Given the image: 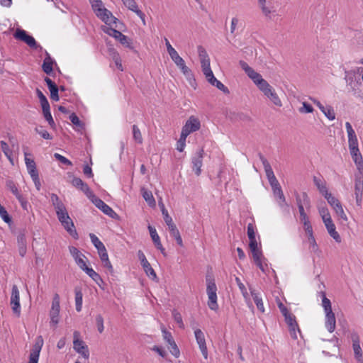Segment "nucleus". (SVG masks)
<instances>
[{"label": "nucleus", "mask_w": 363, "mask_h": 363, "mask_svg": "<svg viewBox=\"0 0 363 363\" xmlns=\"http://www.w3.org/2000/svg\"><path fill=\"white\" fill-rule=\"evenodd\" d=\"M91 8L96 16L107 25L120 23L119 20L113 16L112 13L104 7L101 0H89Z\"/></svg>", "instance_id": "obj_1"}, {"label": "nucleus", "mask_w": 363, "mask_h": 363, "mask_svg": "<svg viewBox=\"0 0 363 363\" xmlns=\"http://www.w3.org/2000/svg\"><path fill=\"white\" fill-rule=\"evenodd\" d=\"M172 61L175 63L177 67L180 69L181 72L184 75L186 79L189 81V84L194 86L196 84V80L194 74L190 68H189L185 63L184 59L179 56L178 52L171 57Z\"/></svg>", "instance_id": "obj_2"}, {"label": "nucleus", "mask_w": 363, "mask_h": 363, "mask_svg": "<svg viewBox=\"0 0 363 363\" xmlns=\"http://www.w3.org/2000/svg\"><path fill=\"white\" fill-rule=\"evenodd\" d=\"M207 281V294L208 296V306L210 309L217 311L218 305L217 303V287L213 279L206 278Z\"/></svg>", "instance_id": "obj_3"}, {"label": "nucleus", "mask_w": 363, "mask_h": 363, "mask_svg": "<svg viewBox=\"0 0 363 363\" xmlns=\"http://www.w3.org/2000/svg\"><path fill=\"white\" fill-rule=\"evenodd\" d=\"M89 199L92 203L106 215L108 216L111 218H116L118 217V214L108 205H107L101 199L96 196L94 194Z\"/></svg>", "instance_id": "obj_4"}, {"label": "nucleus", "mask_w": 363, "mask_h": 363, "mask_svg": "<svg viewBox=\"0 0 363 363\" xmlns=\"http://www.w3.org/2000/svg\"><path fill=\"white\" fill-rule=\"evenodd\" d=\"M74 341H73V347L74 350L79 354H82L83 357L85 359H88L89 357V351L88 347L83 340L79 338V333L78 331L74 332Z\"/></svg>", "instance_id": "obj_5"}, {"label": "nucleus", "mask_w": 363, "mask_h": 363, "mask_svg": "<svg viewBox=\"0 0 363 363\" xmlns=\"http://www.w3.org/2000/svg\"><path fill=\"white\" fill-rule=\"evenodd\" d=\"M13 36L16 39L24 42L33 49H37L38 47H40V45H38L37 42L35 41V38L33 36L28 35L27 32L23 29L18 28L16 30Z\"/></svg>", "instance_id": "obj_6"}, {"label": "nucleus", "mask_w": 363, "mask_h": 363, "mask_svg": "<svg viewBox=\"0 0 363 363\" xmlns=\"http://www.w3.org/2000/svg\"><path fill=\"white\" fill-rule=\"evenodd\" d=\"M106 32L109 35L118 40L123 45L125 46L126 48H128L130 50L134 49L131 40L128 38L126 35H123L121 32L114 28H107V31Z\"/></svg>", "instance_id": "obj_7"}, {"label": "nucleus", "mask_w": 363, "mask_h": 363, "mask_svg": "<svg viewBox=\"0 0 363 363\" xmlns=\"http://www.w3.org/2000/svg\"><path fill=\"white\" fill-rule=\"evenodd\" d=\"M43 343H44V341H43V337L41 335L38 336L35 340V342L33 345V348L30 350L28 363H38V362L40 352L41 351Z\"/></svg>", "instance_id": "obj_8"}, {"label": "nucleus", "mask_w": 363, "mask_h": 363, "mask_svg": "<svg viewBox=\"0 0 363 363\" xmlns=\"http://www.w3.org/2000/svg\"><path fill=\"white\" fill-rule=\"evenodd\" d=\"M284 320L288 325L291 337L296 340L298 338L296 331L301 335V330L296 320V316L291 313L284 317Z\"/></svg>", "instance_id": "obj_9"}, {"label": "nucleus", "mask_w": 363, "mask_h": 363, "mask_svg": "<svg viewBox=\"0 0 363 363\" xmlns=\"http://www.w3.org/2000/svg\"><path fill=\"white\" fill-rule=\"evenodd\" d=\"M20 298H19V290L16 285H13L12 286L11 290V306L12 308V311L14 314H16L18 317L21 315V305H20Z\"/></svg>", "instance_id": "obj_10"}, {"label": "nucleus", "mask_w": 363, "mask_h": 363, "mask_svg": "<svg viewBox=\"0 0 363 363\" xmlns=\"http://www.w3.org/2000/svg\"><path fill=\"white\" fill-rule=\"evenodd\" d=\"M201 128L200 121L194 117L191 116L183 126L182 133L186 135H189L190 133L199 130Z\"/></svg>", "instance_id": "obj_11"}, {"label": "nucleus", "mask_w": 363, "mask_h": 363, "mask_svg": "<svg viewBox=\"0 0 363 363\" xmlns=\"http://www.w3.org/2000/svg\"><path fill=\"white\" fill-rule=\"evenodd\" d=\"M138 259H140L141 265L143 266L146 274L152 279H153V280L156 279H157L156 273H155V270L152 268L150 264L146 259L145 255L142 250H138Z\"/></svg>", "instance_id": "obj_12"}, {"label": "nucleus", "mask_w": 363, "mask_h": 363, "mask_svg": "<svg viewBox=\"0 0 363 363\" xmlns=\"http://www.w3.org/2000/svg\"><path fill=\"white\" fill-rule=\"evenodd\" d=\"M194 335L202 355L206 359L208 358V350L206 344L205 335L200 329H196L194 330Z\"/></svg>", "instance_id": "obj_13"}, {"label": "nucleus", "mask_w": 363, "mask_h": 363, "mask_svg": "<svg viewBox=\"0 0 363 363\" xmlns=\"http://www.w3.org/2000/svg\"><path fill=\"white\" fill-rule=\"evenodd\" d=\"M203 149L200 150L191 159L192 169L197 176H199L201 172V168L203 164Z\"/></svg>", "instance_id": "obj_14"}, {"label": "nucleus", "mask_w": 363, "mask_h": 363, "mask_svg": "<svg viewBox=\"0 0 363 363\" xmlns=\"http://www.w3.org/2000/svg\"><path fill=\"white\" fill-rule=\"evenodd\" d=\"M69 252L75 260V262L78 267L82 270L86 266V262L83 258L86 257L76 247L74 246L69 247Z\"/></svg>", "instance_id": "obj_15"}, {"label": "nucleus", "mask_w": 363, "mask_h": 363, "mask_svg": "<svg viewBox=\"0 0 363 363\" xmlns=\"http://www.w3.org/2000/svg\"><path fill=\"white\" fill-rule=\"evenodd\" d=\"M71 183L74 187L84 193L88 198H91L93 196V192L87 184L84 182L80 178L73 177Z\"/></svg>", "instance_id": "obj_16"}, {"label": "nucleus", "mask_w": 363, "mask_h": 363, "mask_svg": "<svg viewBox=\"0 0 363 363\" xmlns=\"http://www.w3.org/2000/svg\"><path fill=\"white\" fill-rule=\"evenodd\" d=\"M354 194L357 206H361L363 194V179L360 176L355 177Z\"/></svg>", "instance_id": "obj_17"}, {"label": "nucleus", "mask_w": 363, "mask_h": 363, "mask_svg": "<svg viewBox=\"0 0 363 363\" xmlns=\"http://www.w3.org/2000/svg\"><path fill=\"white\" fill-rule=\"evenodd\" d=\"M252 80L264 94L267 91H268V89L272 87L265 79L262 78L259 73H257Z\"/></svg>", "instance_id": "obj_18"}, {"label": "nucleus", "mask_w": 363, "mask_h": 363, "mask_svg": "<svg viewBox=\"0 0 363 363\" xmlns=\"http://www.w3.org/2000/svg\"><path fill=\"white\" fill-rule=\"evenodd\" d=\"M351 339L352 341V348L354 350L355 359H357L363 357L359 335L357 333H352Z\"/></svg>", "instance_id": "obj_19"}, {"label": "nucleus", "mask_w": 363, "mask_h": 363, "mask_svg": "<svg viewBox=\"0 0 363 363\" xmlns=\"http://www.w3.org/2000/svg\"><path fill=\"white\" fill-rule=\"evenodd\" d=\"M45 58L43 60L42 65L43 71L48 75H52L53 74V64H56L55 61L51 58L50 54L45 52Z\"/></svg>", "instance_id": "obj_20"}, {"label": "nucleus", "mask_w": 363, "mask_h": 363, "mask_svg": "<svg viewBox=\"0 0 363 363\" xmlns=\"http://www.w3.org/2000/svg\"><path fill=\"white\" fill-rule=\"evenodd\" d=\"M44 80L46 82L47 86L50 92L51 99H52L53 101H57L59 100V94H58L59 88H58V86L52 80H51L48 77H46Z\"/></svg>", "instance_id": "obj_21"}, {"label": "nucleus", "mask_w": 363, "mask_h": 363, "mask_svg": "<svg viewBox=\"0 0 363 363\" xmlns=\"http://www.w3.org/2000/svg\"><path fill=\"white\" fill-rule=\"evenodd\" d=\"M325 325L328 332L333 333L335 330L336 326V319L333 311L325 313Z\"/></svg>", "instance_id": "obj_22"}, {"label": "nucleus", "mask_w": 363, "mask_h": 363, "mask_svg": "<svg viewBox=\"0 0 363 363\" xmlns=\"http://www.w3.org/2000/svg\"><path fill=\"white\" fill-rule=\"evenodd\" d=\"M258 156L263 164L266 176L268 180H271L272 178L275 177V175L274 174V172L270 164L261 152L258 153Z\"/></svg>", "instance_id": "obj_23"}, {"label": "nucleus", "mask_w": 363, "mask_h": 363, "mask_svg": "<svg viewBox=\"0 0 363 363\" xmlns=\"http://www.w3.org/2000/svg\"><path fill=\"white\" fill-rule=\"evenodd\" d=\"M328 222L324 223L329 235L337 242H341V238L339 233L336 231V228L333 220H328Z\"/></svg>", "instance_id": "obj_24"}, {"label": "nucleus", "mask_w": 363, "mask_h": 363, "mask_svg": "<svg viewBox=\"0 0 363 363\" xmlns=\"http://www.w3.org/2000/svg\"><path fill=\"white\" fill-rule=\"evenodd\" d=\"M167 226H168V228L169 230L170 235L175 239L177 243L180 247H183L182 238L181 237L179 230L177 229V228L176 225L174 223V222L168 224Z\"/></svg>", "instance_id": "obj_25"}, {"label": "nucleus", "mask_w": 363, "mask_h": 363, "mask_svg": "<svg viewBox=\"0 0 363 363\" xmlns=\"http://www.w3.org/2000/svg\"><path fill=\"white\" fill-rule=\"evenodd\" d=\"M345 128L348 135V145L349 146L355 145L358 144L357 138L352 125L349 122H346Z\"/></svg>", "instance_id": "obj_26"}, {"label": "nucleus", "mask_w": 363, "mask_h": 363, "mask_svg": "<svg viewBox=\"0 0 363 363\" xmlns=\"http://www.w3.org/2000/svg\"><path fill=\"white\" fill-rule=\"evenodd\" d=\"M98 253L99 255L100 259L103 263L104 267H106L110 272V273H113V268L111 262L108 259V256L106 247L100 251H98Z\"/></svg>", "instance_id": "obj_27"}, {"label": "nucleus", "mask_w": 363, "mask_h": 363, "mask_svg": "<svg viewBox=\"0 0 363 363\" xmlns=\"http://www.w3.org/2000/svg\"><path fill=\"white\" fill-rule=\"evenodd\" d=\"M17 242L18 247V253L21 257H24L26 254V240L23 233H20L17 237Z\"/></svg>", "instance_id": "obj_28"}, {"label": "nucleus", "mask_w": 363, "mask_h": 363, "mask_svg": "<svg viewBox=\"0 0 363 363\" xmlns=\"http://www.w3.org/2000/svg\"><path fill=\"white\" fill-rule=\"evenodd\" d=\"M61 224L72 238L74 239L78 238V233L76 230L74 223L70 218L69 219H67V221H65V223Z\"/></svg>", "instance_id": "obj_29"}, {"label": "nucleus", "mask_w": 363, "mask_h": 363, "mask_svg": "<svg viewBox=\"0 0 363 363\" xmlns=\"http://www.w3.org/2000/svg\"><path fill=\"white\" fill-rule=\"evenodd\" d=\"M264 95L269 98L275 106L279 107L282 106L281 101L273 87H271L269 89H268V91H267Z\"/></svg>", "instance_id": "obj_30"}, {"label": "nucleus", "mask_w": 363, "mask_h": 363, "mask_svg": "<svg viewBox=\"0 0 363 363\" xmlns=\"http://www.w3.org/2000/svg\"><path fill=\"white\" fill-rule=\"evenodd\" d=\"M50 201H51V203L52 204V206H54L55 209V211L56 213L57 211H65V209H66V207L64 205V203L62 202V201L60 199L59 196L55 194H50Z\"/></svg>", "instance_id": "obj_31"}, {"label": "nucleus", "mask_w": 363, "mask_h": 363, "mask_svg": "<svg viewBox=\"0 0 363 363\" xmlns=\"http://www.w3.org/2000/svg\"><path fill=\"white\" fill-rule=\"evenodd\" d=\"M82 270L101 287V283H103V280L98 273H96L92 268L88 267L87 266H86Z\"/></svg>", "instance_id": "obj_32"}, {"label": "nucleus", "mask_w": 363, "mask_h": 363, "mask_svg": "<svg viewBox=\"0 0 363 363\" xmlns=\"http://www.w3.org/2000/svg\"><path fill=\"white\" fill-rule=\"evenodd\" d=\"M296 201L298 206H310V199L308 194L306 192H303L301 194L295 193Z\"/></svg>", "instance_id": "obj_33"}, {"label": "nucleus", "mask_w": 363, "mask_h": 363, "mask_svg": "<svg viewBox=\"0 0 363 363\" xmlns=\"http://www.w3.org/2000/svg\"><path fill=\"white\" fill-rule=\"evenodd\" d=\"M74 294H75L76 311L77 312H80L82 308V297H83L82 289L80 287H75Z\"/></svg>", "instance_id": "obj_34"}, {"label": "nucleus", "mask_w": 363, "mask_h": 363, "mask_svg": "<svg viewBox=\"0 0 363 363\" xmlns=\"http://www.w3.org/2000/svg\"><path fill=\"white\" fill-rule=\"evenodd\" d=\"M211 85L216 86L219 90L222 91L224 94H229V89L219 80H218L214 75L211 76L207 80Z\"/></svg>", "instance_id": "obj_35"}, {"label": "nucleus", "mask_w": 363, "mask_h": 363, "mask_svg": "<svg viewBox=\"0 0 363 363\" xmlns=\"http://www.w3.org/2000/svg\"><path fill=\"white\" fill-rule=\"evenodd\" d=\"M250 293L252 295V297L257 306V308L259 311H260L262 313L264 312V308L262 302V298L259 296V294L257 293L255 290H252L251 288Z\"/></svg>", "instance_id": "obj_36"}, {"label": "nucleus", "mask_w": 363, "mask_h": 363, "mask_svg": "<svg viewBox=\"0 0 363 363\" xmlns=\"http://www.w3.org/2000/svg\"><path fill=\"white\" fill-rule=\"evenodd\" d=\"M239 65L240 67L245 71V74L248 76L251 79H253L254 77L258 73L255 72L251 67L248 65V64L243 61L240 60L239 62Z\"/></svg>", "instance_id": "obj_37"}, {"label": "nucleus", "mask_w": 363, "mask_h": 363, "mask_svg": "<svg viewBox=\"0 0 363 363\" xmlns=\"http://www.w3.org/2000/svg\"><path fill=\"white\" fill-rule=\"evenodd\" d=\"M42 110L45 119L52 129H55L56 125L51 115L50 106L43 108Z\"/></svg>", "instance_id": "obj_38"}, {"label": "nucleus", "mask_w": 363, "mask_h": 363, "mask_svg": "<svg viewBox=\"0 0 363 363\" xmlns=\"http://www.w3.org/2000/svg\"><path fill=\"white\" fill-rule=\"evenodd\" d=\"M143 197L145 200V201L148 203L150 206H155V200L153 197V195L150 191L145 190V189H142Z\"/></svg>", "instance_id": "obj_39"}, {"label": "nucleus", "mask_w": 363, "mask_h": 363, "mask_svg": "<svg viewBox=\"0 0 363 363\" xmlns=\"http://www.w3.org/2000/svg\"><path fill=\"white\" fill-rule=\"evenodd\" d=\"M249 247L250 249L252 257L258 255H262V252L258 248V244L256 238L250 240Z\"/></svg>", "instance_id": "obj_40"}, {"label": "nucleus", "mask_w": 363, "mask_h": 363, "mask_svg": "<svg viewBox=\"0 0 363 363\" xmlns=\"http://www.w3.org/2000/svg\"><path fill=\"white\" fill-rule=\"evenodd\" d=\"M320 296L322 298V306L324 308L325 313L333 311L331 307L330 301L326 297V294L325 291L320 292Z\"/></svg>", "instance_id": "obj_41"}, {"label": "nucleus", "mask_w": 363, "mask_h": 363, "mask_svg": "<svg viewBox=\"0 0 363 363\" xmlns=\"http://www.w3.org/2000/svg\"><path fill=\"white\" fill-rule=\"evenodd\" d=\"M352 160H354L357 167L359 172V173L363 175V159L360 152H358L357 155L352 156Z\"/></svg>", "instance_id": "obj_42"}, {"label": "nucleus", "mask_w": 363, "mask_h": 363, "mask_svg": "<svg viewBox=\"0 0 363 363\" xmlns=\"http://www.w3.org/2000/svg\"><path fill=\"white\" fill-rule=\"evenodd\" d=\"M89 237L92 244L97 249L98 251H100L105 248L103 242L97 238V236L93 233L89 234Z\"/></svg>", "instance_id": "obj_43"}, {"label": "nucleus", "mask_w": 363, "mask_h": 363, "mask_svg": "<svg viewBox=\"0 0 363 363\" xmlns=\"http://www.w3.org/2000/svg\"><path fill=\"white\" fill-rule=\"evenodd\" d=\"M133 137L134 140L137 143H138V144L143 143V140L141 132L136 125H133Z\"/></svg>", "instance_id": "obj_44"}, {"label": "nucleus", "mask_w": 363, "mask_h": 363, "mask_svg": "<svg viewBox=\"0 0 363 363\" xmlns=\"http://www.w3.org/2000/svg\"><path fill=\"white\" fill-rule=\"evenodd\" d=\"M159 206L161 208V211L166 224L168 225L169 223H173L172 217L169 215L167 210L165 208L164 205L162 201L159 202Z\"/></svg>", "instance_id": "obj_45"}, {"label": "nucleus", "mask_w": 363, "mask_h": 363, "mask_svg": "<svg viewBox=\"0 0 363 363\" xmlns=\"http://www.w3.org/2000/svg\"><path fill=\"white\" fill-rule=\"evenodd\" d=\"M324 197L327 200L328 203L333 207V208L341 203L337 198L333 196L329 192L328 194H325Z\"/></svg>", "instance_id": "obj_46"}, {"label": "nucleus", "mask_w": 363, "mask_h": 363, "mask_svg": "<svg viewBox=\"0 0 363 363\" xmlns=\"http://www.w3.org/2000/svg\"><path fill=\"white\" fill-rule=\"evenodd\" d=\"M313 182L317 188L318 189L319 191L322 195L324 196L325 194H328V189L325 185L321 183V181L320 179L317 178L316 177H313Z\"/></svg>", "instance_id": "obj_47"}, {"label": "nucleus", "mask_w": 363, "mask_h": 363, "mask_svg": "<svg viewBox=\"0 0 363 363\" xmlns=\"http://www.w3.org/2000/svg\"><path fill=\"white\" fill-rule=\"evenodd\" d=\"M319 213H320V216L322 217V219H323V221L324 223H327L328 220H333L327 207H325V206L320 207L319 208Z\"/></svg>", "instance_id": "obj_48"}, {"label": "nucleus", "mask_w": 363, "mask_h": 363, "mask_svg": "<svg viewBox=\"0 0 363 363\" xmlns=\"http://www.w3.org/2000/svg\"><path fill=\"white\" fill-rule=\"evenodd\" d=\"M148 230H149L150 235L151 236V238H152L155 245H159V243L161 242L160 238V236L158 235L155 228L151 225H148Z\"/></svg>", "instance_id": "obj_49"}, {"label": "nucleus", "mask_w": 363, "mask_h": 363, "mask_svg": "<svg viewBox=\"0 0 363 363\" xmlns=\"http://www.w3.org/2000/svg\"><path fill=\"white\" fill-rule=\"evenodd\" d=\"M36 94L40 100L42 108L50 106L46 96L39 89H36Z\"/></svg>", "instance_id": "obj_50"}, {"label": "nucleus", "mask_w": 363, "mask_h": 363, "mask_svg": "<svg viewBox=\"0 0 363 363\" xmlns=\"http://www.w3.org/2000/svg\"><path fill=\"white\" fill-rule=\"evenodd\" d=\"M168 349L171 354L175 357H179L180 355V351L175 342V341H172L169 344H168Z\"/></svg>", "instance_id": "obj_51"}, {"label": "nucleus", "mask_w": 363, "mask_h": 363, "mask_svg": "<svg viewBox=\"0 0 363 363\" xmlns=\"http://www.w3.org/2000/svg\"><path fill=\"white\" fill-rule=\"evenodd\" d=\"M35 131L45 140H51L52 138L43 126L36 127Z\"/></svg>", "instance_id": "obj_52"}, {"label": "nucleus", "mask_w": 363, "mask_h": 363, "mask_svg": "<svg viewBox=\"0 0 363 363\" xmlns=\"http://www.w3.org/2000/svg\"><path fill=\"white\" fill-rule=\"evenodd\" d=\"M334 211H335L337 216L341 218L342 220H343L344 221H347V217L343 210V208L342 206V204H339L338 206H337L336 207L333 208Z\"/></svg>", "instance_id": "obj_53"}, {"label": "nucleus", "mask_w": 363, "mask_h": 363, "mask_svg": "<svg viewBox=\"0 0 363 363\" xmlns=\"http://www.w3.org/2000/svg\"><path fill=\"white\" fill-rule=\"evenodd\" d=\"M301 221L303 225V228H304L306 234L313 233V228L309 221L308 216H306L305 219H303V218H301Z\"/></svg>", "instance_id": "obj_54"}, {"label": "nucleus", "mask_w": 363, "mask_h": 363, "mask_svg": "<svg viewBox=\"0 0 363 363\" xmlns=\"http://www.w3.org/2000/svg\"><path fill=\"white\" fill-rule=\"evenodd\" d=\"M6 186L12 192V194L15 195L16 197L21 194L18 190L17 186L12 180L6 181Z\"/></svg>", "instance_id": "obj_55"}, {"label": "nucleus", "mask_w": 363, "mask_h": 363, "mask_svg": "<svg viewBox=\"0 0 363 363\" xmlns=\"http://www.w3.org/2000/svg\"><path fill=\"white\" fill-rule=\"evenodd\" d=\"M123 4L130 11L135 13L138 9L137 3L135 0H122Z\"/></svg>", "instance_id": "obj_56"}, {"label": "nucleus", "mask_w": 363, "mask_h": 363, "mask_svg": "<svg viewBox=\"0 0 363 363\" xmlns=\"http://www.w3.org/2000/svg\"><path fill=\"white\" fill-rule=\"evenodd\" d=\"M252 258L255 264L260 269V270L265 272L264 265L262 263L263 255L262 254V255H258L253 256Z\"/></svg>", "instance_id": "obj_57"}, {"label": "nucleus", "mask_w": 363, "mask_h": 363, "mask_svg": "<svg viewBox=\"0 0 363 363\" xmlns=\"http://www.w3.org/2000/svg\"><path fill=\"white\" fill-rule=\"evenodd\" d=\"M186 138H187V135H184V134L182 133H181L180 138L178 140L177 145V150L179 152H183L184 147H185V142H186Z\"/></svg>", "instance_id": "obj_58"}, {"label": "nucleus", "mask_w": 363, "mask_h": 363, "mask_svg": "<svg viewBox=\"0 0 363 363\" xmlns=\"http://www.w3.org/2000/svg\"><path fill=\"white\" fill-rule=\"evenodd\" d=\"M59 313L60 311L56 310H50V323L53 325H57L59 323Z\"/></svg>", "instance_id": "obj_59"}, {"label": "nucleus", "mask_w": 363, "mask_h": 363, "mask_svg": "<svg viewBox=\"0 0 363 363\" xmlns=\"http://www.w3.org/2000/svg\"><path fill=\"white\" fill-rule=\"evenodd\" d=\"M96 324L97 326V330L99 333H102L104 330V318L101 314H99L96 316Z\"/></svg>", "instance_id": "obj_60"}, {"label": "nucleus", "mask_w": 363, "mask_h": 363, "mask_svg": "<svg viewBox=\"0 0 363 363\" xmlns=\"http://www.w3.org/2000/svg\"><path fill=\"white\" fill-rule=\"evenodd\" d=\"M57 218L59 220V221L61 223H65V221H67V219H69V216L67 213V209H65V211H57Z\"/></svg>", "instance_id": "obj_61"}, {"label": "nucleus", "mask_w": 363, "mask_h": 363, "mask_svg": "<svg viewBox=\"0 0 363 363\" xmlns=\"http://www.w3.org/2000/svg\"><path fill=\"white\" fill-rule=\"evenodd\" d=\"M197 50H198L199 57L200 59V61L209 59L208 55L206 49L203 46L199 45L197 47Z\"/></svg>", "instance_id": "obj_62"}, {"label": "nucleus", "mask_w": 363, "mask_h": 363, "mask_svg": "<svg viewBox=\"0 0 363 363\" xmlns=\"http://www.w3.org/2000/svg\"><path fill=\"white\" fill-rule=\"evenodd\" d=\"M308 242L310 243V245H311V247L312 248L313 251V252H317L318 250V245L316 243V241H315V239L313 236V233H308Z\"/></svg>", "instance_id": "obj_63"}, {"label": "nucleus", "mask_w": 363, "mask_h": 363, "mask_svg": "<svg viewBox=\"0 0 363 363\" xmlns=\"http://www.w3.org/2000/svg\"><path fill=\"white\" fill-rule=\"evenodd\" d=\"M324 115L330 121H333L335 118V113L332 106H328L325 108Z\"/></svg>", "instance_id": "obj_64"}]
</instances>
